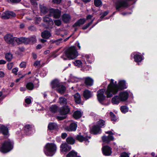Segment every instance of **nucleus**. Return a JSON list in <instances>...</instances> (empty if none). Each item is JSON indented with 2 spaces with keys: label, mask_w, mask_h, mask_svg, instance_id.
I'll return each instance as SVG.
<instances>
[{
  "label": "nucleus",
  "mask_w": 157,
  "mask_h": 157,
  "mask_svg": "<svg viewBox=\"0 0 157 157\" xmlns=\"http://www.w3.org/2000/svg\"><path fill=\"white\" fill-rule=\"evenodd\" d=\"M65 55H63L61 56L64 60H66L68 58L69 59H73L76 58L78 55V52L76 48L74 46H72L66 49L65 52Z\"/></svg>",
  "instance_id": "obj_1"
},
{
  "label": "nucleus",
  "mask_w": 157,
  "mask_h": 157,
  "mask_svg": "<svg viewBox=\"0 0 157 157\" xmlns=\"http://www.w3.org/2000/svg\"><path fill=\"white\" fill-rule=\"evenodd\" d=\"M118 86L117 85V82H115L114 83V80L111 79L105 94L107 98L111 97L118 92Z\"/></svg>",
  "instance_id": "obj_2"
},
{
  "label": "nucleus",
  "mask_w": 157,
  "mask_h": 157,
  "mask_svg": "<svg viewBox=\"0 0 157 157\" xmlns=\"http://www.w3.org/2000/svg\"><path fill=\"white\" fill-rule=\"evenodd\" d=\"M51 86L52 88L61 94L64 93L66 90L65 86L57 79L54 80L51 82Z\"/></svg>",
  "instance_id": "obj_3"
},
{
  "label": "nucleus",
  "mask_w": 157,
  "mask_h": 157,
  "mask_svg": "<svg viewBox=\"0 0 157 157\" xmlns=\"http://www.w3.org/2000/svg\"><path fill=\"white\" fill-rule=\"evenodd\" d=\"M56 149V146L54 144L48 143L45 146L44 152L46 155L52 156L55 153Z\"/></svg>",
  "instance_id": "obj_4"
},
{
  "label": "nucleus",
  "mask_w": 157,
  "mask_h": 157,
  "mask_svg": "<svg viewBox=\"0 0 157 157\" xmlns=\"http://www.w3.org/2000/svg\"><path fill=\"white\" fill-rule=\"evenodd\" d=\"M13 143L10 140L4 142L0 147V151L2 153H6L10 151L13 148Z\"/></svg>",
  "instance_id": "obj_5"
},
{
  "label": "nucleus",
  "mask_w": 157,
  "mask_h": 157,
  "mask_svg": "<svg viewBox=\"0 0 157 157\" xmlns=\"http://www.w3.org/2000/svg\"><path fill=\"white\" fill-rule=\"evenodd\" d=\"M15 38H17L14 37L10 34L6 35L4 36V40L8 44H11L13 46L17 44V41Z\"/></svg>",
  "instance_id": "obj_6"
},
{
  "label": "nucleus",
  "mask_w": 157,
  "mask_h": 157,
  "mask_svg": "<svg viewBox=\"0 0 157 157\" xmlns=\"http://www.w3.org/2000/svg\"><path fill=\"white\" fill-rule=\"evenodd\" d=\"M49 16H52L55 18H59L61 15V11L58 9H51L49 10Z\"/></svg>",
  "instance_id": "obj_7"
},
{
  "label": "nucleus",
  "mask_w": 157,
  "mask_h": 157,
  "mask_svg": "<svg viewBox=\"0 0 157 157\" xmlns=\"http://www.w3.org/2000/svg\"><path fill=\"white\" fill-rule=\"evenodd\" d=\"M16 16L15 14L12 12L6 11L3 13L1 15V17L3 19H7L11 17H14Z\"/></svg>",
  "instance_id": "obj_8"
},
{
  "label": "nucleus",
  "mask_w": 157,
  "mask_h": 157,
  "mask_svg": "<svg viewBox=\"0 0 157 157\" xmlns=\"http://www.w3.org/2000/svg\"><path fill=\"white\" fill-rule=\"evenodd\" d=\"M90 138V136H88L86 135H84L83 136L78 135L76 137V139L78 141L81 142L84 141L86 144L88 143L89 142L88 140Z\"/></svg>",
  "instance_id": "obj_9"
},
{
  "label": "nucleus",
  "mask_w": 157,
  "mask_h": 157,
  "mask_svg": "<svg viewBox=\"0 0 157 157\" xmlns=\"http://www.w3.org/2000/svg\"><path fill=\"white\" fill-rule=\"evenodd\" d=\"M128 5L127 2L125 0H119L116 5L117 10H119V9L122 7H126Z\"/></svg>",
  "instance_id": "obj_10"
},
{
  "label": "nucleus",
  "mask_w": 157,
  "mask_h": 157,
  "mask_svg": "<svg viewBox=\"0 0 157 157\" xmlns=\"http://www.w3.org/2000/svg\"><path fill=\"white\" fill-rule=\"evenodd\" d=\"M17 40V44H20L22 43H24L25 44H30V39L29 38H25V37H21L20 38H15Z\"/></svg>",
  "instance_id": "obj_11"
},
{
  "label": "nucleus",
  "mask_w": 157,
  "mask_h": 157,
  "mask_svg": "<svg viewBox=\"0 0 157 157\" xmlns=\"http://www.w3.org/2000/svg\"><path fill=\"white\" fill-rule=\"evenodd\" d=\"M105 90L103 89H101L98 92L97 94L98 98L100 102H101L105 98V96L104 95Z\"/></svg>",
  "instance_id": "obj_12"
},
{
  "label": "nucleus",
  "mask_w": 157,
  "mask_h": 157,
  "mask_svg": "<svg viewBox=\"0 0 157 157\" xmlns=\"http://www.w3.org/2000/svg\"><path fill=\"white\" fill-rule=\"evenodd\" d=\"M128 94L126 91L121 92L119 94V96L122 101H126L128 98Z\"/></svg>",
  "instance_id": "obj_13"
},
{
  "label": "nucleus",
  "mask_w": 157,
  "mask_h": 157,
  "mask_svg": "<svg viewBox=\"0 0 157 157\" xmlns=\"http://www.w3.org/2000/svg\"><path fill=\"white\" fill-rule=\"evenodd\" d=\"M102 152L105 155H109L112 153L111 149L108 146L103 147Z\"/></svg>",
  "instance_id": "obj_14"
},
{
  "label": "nucleus",
  "mask_w": 157,
  "mask_h": 157,
  "mask_svg": "<svg viewBox=\"0 0 157 157\" xmlns=\"http://www.w3.org/2000/svg\"><path fill=\"white\" fill-rule=\"evenodd\" d=\"M71 149V146L66 143L62 144L60 146V150L62 152H66L70 151Z\"/></svg>",
  "instance_id": "obj_15"
},
{
  "label": "nucleus",
  "mask_w": 157,
  "mask_h": 157,
  "mask_svg": "<svg viewBox=\"0 0 157 157\" xmlns=\"http://www.w3.org/2000/svg\"><path fill=\"white\" fill-rule=\"evenodd\" d=\"M90 132L92 133L96 134L100 133L101 132V130L98 125H94L91 129Z\"/></svg>",
  "instance_id": "obj_16"
},
{
  "label": "nucleus",
  "mask_w": 157,
  "mask_h": 157,
  "mask_svg": "<svg viewBox=\"0 0 157 157\" xmlns=\"http://www.w3.org/2000/svg\"><path fill=\"white\" fill-rule=\"evenodd\" d=\"M102 141L106 143H109L111 141L114 140V137L110 135H109L108 136H103L102 137Z\"/></svg>",
  "instance_id": "obj_17"
},
{
  "label": "nucleus",
  "mask_w": 157,
  "mask_h": 157,
  "mask_svg": "<svg viewBox=\"0 0 157 157\" xmlns=\"http://www.w3.org/2000/svg\"><path fill=\"white\" fill-rule=\"evenodd\" d=\"M85 84L88 86H91L93 84V80L89 77H87L84 78Z\"/></svg>",
  "instance_id": "obj_18"
},
{
  "label": "nucleus",
  "mask_w": 157,
  "mask_h": 157,
  "mask_svg": "<svg viewBox=\"0 0 157 157\" xmlns=\"http://www.w3.org/2000/svg\"><path fill=\"white\" fill-rule=\"evenodd\" d=\"M43 21L48 25L49 26H51L53 24V22L52 19L47 16L43 17Z\"/></svg>",
  "instance_id": "obj_19"
},
{
  "label": "nucleus",
  "mask_w": 157,
  "mask_h": 157,
  "mask_svg": "<svg viewBox=\"0 0 157 157\" xmlns=\"http://www.w3.org/2000/svg\"><path fill=\"white\" fill-rule=\"evenodd\" d=\"M118 91L119 89H125L127 88L125 82L124 80H121L119 81L118 83Z\"/></svg>",
  "instance_id": "obj_20"
},
{
  "label": "nucleus",
  "mask_w": 157,
  "mask_h": 157,
  "mask_svg": "<svg viewBox=\"0 0 157 157\" xmlns=\"http://www.w3.org/2000/svg\"><path fill=\"white\" fill-rule=\"evenodd\" d=\"M121 101H122L119 96H115L112 99V102L114 104H118Z\"/></svg>",
  "instance_id": "obj_21"
},
{
  "label": "nucleus",
  "mask_w": 157,
  "mask_h": 157,
  "mask_svg": "<svg viewBox=\"0 0 157 157\" xmlns=\"http://www.w3.org/2000/svg\"><path fill=\"white\" fill-rule=\"evenodd\" d=\"M86 22V19L84 18L80 19L75 22L73 25V27L80 26L84 24Z\"/></svg>",
  "instance_id": "obj_22"
},
{
  "label": "nucleus",
  "mask_w": 157,
  "mask_h": 157,
  "mask_svg": "<svg viewBox=\"0 0 157 157\" xmlns=\"http://www.w3.org/2000/svg\"><path fill=\"white\" fill-rule=\"evenodd\" d=\"M70 111V109L67 106H64L62 109L60 111V113L62 115H66L69 113Z\"/></svg>",
  "instance_id": "obj_23"
},
{
  "label": "nucleus",
  "mask_w": 157,
  "mask_h": 157,
  "mask_svg": "<svg viewBox=\"0 0 157 157\" xmlns=\"http://www.w3.org/2000/svg\"><path fill=\"white\" fill-rule=\"evenodd\" d=\"M62 20L65 22H68L71 19V16L68 14L65 13L63 14L62 16Z\"/></svg>",
  "instance_id": "obj_24"
},
{
  "label": "nucleus",
  "mask_w": 157,
  "mask_h": 157,
  "mask_svg": "<svg viewBox=\"0 0 157 157\" xmlns=\"http://www.w3.org/2000/svg\"><path fill=\"white\" fill-rule=\"evenodd\" d=\"M0 130L4 135H7L8 133V128L2 125L0 127Z\"/></svg>",
  "instance_id": "obj_25"
},
{
  "label": "nucleus",
  "mask_w": 157,
  "mask_h": 157,
  "mask_svg": "<svg viewBox=\"0 0 157 157\" xmlns=\"http://www.w3.org/2000/svg\"><path fill=\"white\" fill-rule=\"evenodd\" d=\"M92 94L88 90H86L83 92V96L85 98L87 99L90 98Z\"/></svg>",
  "instance_id": "obj_26"
},
{
  "label": "nucleus",
  "mask_w": 157,
  "mask_h": 157,
  "mask_svg": "<svg viewBox=\"0 0 157 157\" xmlns=\"http://www.w3.org/2000/svg\"><path fill=\"white\" fill-rule=\"evenodd\" d=\"M51 36L50 33L48 31H45L41 33L42 37L44 38L48 39Z\"/></svg>",
  "instance_id": "obj_27"
},
{
  "label": "nucleus",
  "mask_w": 157,
  "mask_h": 157,
  "mask_svg": "<svg viewBox=\"0 0 157 157\" xmlns=\"http://www.w3.org/2000/svg\"><path fill=\"white\" fill-rule=\"evenodd\" d=\"M77 127V124L76 123H72L70 124L68 130L69 131H75L76 130Z\"/></svg>",
  "instance_id": "obj_28"
},
{
  "label": "nucleus",
  "mask_w": 157,
  "mask_h": 157,
  "mask_svg": "<svg viewBox=\"0 0 157 157\" xmlns=\"http://www.w3.org/2000/svg\"><path fill=\"white\" fill-rule=\"evenodd\" d=\"M59 102L61 105H65L67 103V100L65 98L60 97L59 98Z\"/></svg>",
  "instance_id": "obj_29"
},
{
  "label": "nucleus",
  "mask_w": 157,
  "mask_h": 157,
  "mask_svg": "<svg viewBox=\"0 0 157 157\" xmlns=\"http://www.w3.org/2000/svg\"><path fill=\"white\" fill-rule=\"evenodd\" d=\"M48 128L50 130H53L57 128V125L55 123H51L48 124Z\"/></svg>",
  "instance_id": "obj_30"
},
{
  "label": "nucleus",
  "mask_w": 157,
  "mask_h": 157,
  "mask_svg": "<svg viewBox=\"0 0 157 157\" xmlns=\"http://www.w3.org/2000/svg\"><path fill=\"white\" fill-rule=\"evenodd\" d=\"M82 115V114L81 112L79 111H76L74 113L73 116L75 118L78 119L81 117Z\"/></svg>",
  "instance_id": "obj_31"
},
{
  "label": "nucleus",
  "mask_w": 157,
  "mask_h": 157,
  "mask_svg": "<svg viewBox=\"0 0 157 157\" xmlns=\"http://www.w3.org/2000/svg\"><path fill=\"white\" fill-rule=\"evenodd\" d=\"M74 98L75 102L78 104L80 103L81 101L80 96L79 94L77 93L74 95Z\"/></svg>",
  "instance_id": "obj_32"
},
{
  "label": "nucleus",
  "mask_w": 157,
  "mask_h": 157,
  "mask_svg": "<svg viewBox=\"0 0 157 157\" xmlns=\"http://www.w3.org/2000/svg\"><path fill=\"white\" fill-rule=\"evenodd\" d=\"M134 58L135 61L137 63L141 62L143 59L141 56L138 54L135 55L134 56Z\"/></svg>",
  "instance_id": "obj_33"
},
{
  "label": "nucleus",
  "mask_w": 157,
  "mask_h": 157,
  "mask_svg": "<svg viewBox=\"0 0 157 157\" xmlns=\"http://www.w3.org/2000/svg\"><path fill=\"white\" fill-rule=\"evenodd\" d=\"M26 87L27 89L32 90L34 88V85L31 82H29L26 84Z\"/></svg>",
  "instance_id": "obj_34"
},
{
  "label": "nucleus",
  "mask_w": 157,
  "mask_h": 157,
  "mask_svg": "<svg viewBox=\"0 0 157 157\" xmlns=\"http://www.w3.org/2000/svg\"><path fill=\"white\" fill-rule=\"evenodd\" d=\"M62 40L63 39L62 38L56 40H52L50 41V43L52 44L55 43L56 45H59L62 43Z\"/></svg>",
  "instance_id": "obj_35"
},
{
  "label": "nucleus",
  "mask_w": 157,
  "mask_h": 157,
  "mask_svg": "<svg viewBox=\"0 0 157 157\" xmlns=\"http://www.w3.org/2000/svg\"><path fill=\"white\" fill-rule=\"evenodd\" d=\"M5 58L8 61H10L13 58V55L10 53H7L5 55Z\"/></svg>",
  "instance_id": "obj_36"
},
{
  "label": "nucleus",
  "mask_w": 157,
  "mask_h": 157,
  "mask_svg": "<svg viewBox=\"0 0 157 157\" xmlns=\"http://www.w3.org/2000/svg\"><path fill=\"white\" fill-rule=\"evenodd\" d=\"M77 154V153L72 151L70 152L67 155V157H75Z\"/></svg>",
  "instance_id": "obj_37"
},
{
  "label": "nucleus",
  "mask_w": 157,
  "mask_h": 157,
  "mask_svg": "<svg viewBox=\"0 0 157 157\" xmlns=\"http://www.w3.org/2000/svg\"><path fill=\"white\" fill-rule=\"evenodd\" d=\"M67 142L70 144H73L75 142V140L72 137H69L67 139Z\"/></svg>",
  "instance_id": "obj_38"
},
{
  "label": "nucleus",
  "mask_w": 157,
  "mask_h": 157,
  "mask_svg": "<svg viewBox=\"0 0 157 157\" xmlns=\"http://www.w3.org/2000/svg\"><path fill=\"white\" fill-rule=\"evenodd\" d=\"M94 4L97 7H99L102 5V2L100 0H94Z\"/></svg>",
  "instance_id": "obj_39"
},
{
  "label": "nucleus",
  "mask_w": 157,
  "mask_h": 157,
  "mask_svg": "<svg viewBox=\"0 0 157 157\" xmlns=\"http://www.w3.org/2000/svg\"><path fill=\"white\" fill-rule=\"evenodd\" d=\"M105 124V122L103 120H99L97 122V125L99 127H102V126H104Z\"/></svg>",
  "instance_id": "obj_40"
},
{
  "label": "nucleus",
  "mask_w": 157,
  "mask_h": 157,
  "mask_svg": "<svg viewBox=\"0 0 157 157\" xmlns=\"http://www.w3.org/2000/svg\"><path fill=\"white\" fill-rule=\"evenodd\" d=\"M121 109L122 113H125L128 111V108L126 106H123L121 107Z\"/></svg>",
  "instance_id": "obj_41"
},
{
  "label": "nucleus",
  "mask_w": 157,
  "mask_h": 157,
  "mask_svg": "<svg viewBox=\"0 0 157 157\" xmlns=\"http://www.w3.org/2000/svg\"><path fill=\"white\" fill-rule=\"evenodd\" d=\"M40 9L41 12L44 14H46L48 12V10L45 7L40 6Z\"/></svg>",
  "instance_id": "obj_42"
},
{
  "label": "nucleus",
  "mask_w": 157,
  "mask_h": 157,
  "mask_svg": "<svg viewBox=\"0 0 157 157\" xmlns=\"http://www.w3.org/2000/svg\"><path fill=\"white\" fill-rule=\"evenodd\" d=\"M50 110L52 112H56L57 110V107L56 105H53L51 107Z\"/></svg>",
  "instance_id": "obj_43"
},
{
  "label": "nucleus",
  "mask_w": 157,
  "mask_h": 157,
  "mask_svg": "<svg viewBox=\"0 0 157 157\" xmlns=\"http://www.w3.org/2000/svg\"><path fill=\"white\" fill-rule=\"evenodd\" d=\"M110 115L111 118V120L113 121H115L117 120L116 117L115 115L112 112L110 113Z\"/></svg>",
  "instance_id": "obj_44"
},
{
  "label": "nucleus",
  "mask_w": 157,
  "mask_h": 157,
  "mask_svg": "<svg viewBox=\"0 0 157 157\" xmlns=\"http://www.w3.org/2000/svg\"><path fill=\"white\" fill-rule=\"evenodd\" d=\"M74 63L75 66L78 67H80L82 66V63L80 60H77L74 62Z\"/></svg>",
  "instance_id": "obj_45"
},
{
  "label": "nucleus",
  "mask_w": 157,
  "mask_h": 157,
  "mask_svg": "<svg viewBox=\"0 0 157 157\" xmlns=\"http://www.w3.org/2000/svg\"><path fill=\"white\" fill-rule=\"evenodd\" d=\"M94 20V18L91 21L89 22V23L86 25L85 26L82 27V29L83 30L86 29L93 23Z\"/></svg>",
  "instance_id": "obj_46"
},
{
  "label": "nucleus",
  "mask_w": 157,
  "mask_h": 157,
  "mask_svg": "<svg viewBox=\"0 0 157 157\" xmlns=\"http://www.w3.org/2000/svg\"><path fill=\"white\" fill-rule=\"evenodd\" d=\"M31 125L29 124L26 125L24 127V129L25 130L28 131L30 130L32 128Z\"/></svg>",
  "instance_id": "obj_47"
},
{
  "label": "nucleus",
  "mask_w": 157,
  "mask_h": 157,
  "mask_svg": "<svg viewBox=\"0 0 157 157\" xmlns=\"http://www.w3.org/2000/svg\"><path fill=\"white\" fill-rule=\"evenodd\" d=\"M30 39V44H33L36 41V39L35 36H32L29 38Z\"/></svg>",
  "instance_id": "obj_48"
},
{
  "label": "nucleus",
  "mask_w": 157,
  "mask_h": 157,
  "mask_svg": "<svg viewBox=\"0 0 157 157\" xmlns=\"http://www.w3.org/2000/svg\"><path fill=\"white\" fill-rule=\"evenodd\" d=\"M25 101V102L27 104H25L26 106H27L28 105L30 104L31 102V99L29 98H26Z\"/></svg>",
  "instance_id": "obj_49"
},
{
  "label": "nucleus",
  "mask_w": 157,
  "mask_h": 157,
  "mask_svg": "<svg viewBox=\"0 0 157 157\" xmlns=\"http://www.w3.org/2000/svg\"><path fill=\"white\" fill-rule=\"evenodd\" d=\"M40 61H36L34 62L33 65L35 67H39L40 65Z\"/></svg>",
  "instance_id": "obj_50"
},
{
  "label": "nucleus",
  "mask_w": 157,
  "mask_h": 157,
  "mask_svg": "<svg viewBox=\"0 0 157 157\" xmlns=\"http://www.w3.org/2000/svg\"><path fill=\"white\" fill-rule=\"evenodd\" d=\"M54 23L56 25L59 26L61 24V21L59 20H56L54 21Z\"/></svg>",
  "instance_id": "obj_51"
},
{
  "label": "nucleus",
  "mask_w": 157,
  "mask_h": 157,
  "mask_svg": "<svg viewBox=\"0 0 157 157\" xmlns=\"http://www.w3.org/2000/svg\"><path fill=\"white\" fill-rule=\"evenodd\" d=\"M18 71V68H15L13 69L12 70L13 73L15 75H17V72Z\"/></svg>",
  "instance_id": "obj_52"
},
{
  "label": "nucleus",
  "mask_w": 157,
  "mask_h": 157,
  "mask_svg": "<svg viewBox=\"0 0 157 157\" xmlns=\"http://www.w3.org/2000/svg\"><path fill=\"white\" fill-rule=\"evenodd\" d=\"M121 157H129L128 155L126 152H123L121 154Z\"/></svg>",
  "instance_id": "obj_53"
},
{
  "label": "nucleus",
  "mask_w": 157,
  "mask_h": 157,
  "mask_svg": "<svg viewBox=\"0 0 157 157\" xmlns=\"http://www.w3.org/2000/svg\"><path fill=\"white\" fill-rule=\"evenodd\" d=\"M8 68L9 70H11L13 67V63H9L7 65Z\"/></svg>",
  "instance_id": "obj_54"
},
{
  "label": "nucleus",
  "mask_w": 157,
  "mask_h": 157,
  "mask_svg": "<svg viewBox=\"0 0 157 157\" xmlns=\"http://www.w3.org/2000/svg\"><path fill=\"white\" fill-rule=\"evenodd\" d=\"M26 66V62H23L22 63H21L20 65V67L21 68L25 67Z\"/></svg>",
  "instance_id": "obj_55"
},
{
  "label": "nucleus",
  "mask_w": 157,
  "mask_h": 157,
  "mask_svg": "<svg viewBox=\"0 0 157 157\" xmlns=\"http://www.w3.org/2000/svg\"><path fill=\"white\" fill-rule=\"evenodd\" d=\"M113 131V130H111V131L105 132V133L106 134H109V135L112 136L114 134V133L112 132Z\"/></svg>",
  "instance_id": "obj_56"
},
{
  "label": "nucleus",
  "mask_w": 157,
  "mask_h": 157,
  "mask_svg": "<svg viewBox=\"0 0 157 157\" xmlns=\"http://www.w3.org/2000/svg\"><path fill=\"white\" fill-rule=\"evenodd\" d=\"M62 0H52V2L54 3L59 4L60 3Z\"/></svg>",
  "instance_id": "obj_57"
},
{
  "label": "nucleus",
  "mask_w": 157,
  "mask_h": 157,
  "mask_svg": "<svg viewBox=\"0 0 157 157\" xmlns=\"http://www.w3.org/2000/svg\"><path fill=\"white\" fill-rule=\"evenodd\" d=\"M10 1L14 3H17L19 2H20L21 1V0H10Z\"/></svg>",
  "instance_id": "obj_58"
},
{
  "label": "nucleus",
  "mask_w": 157,
  "mask_h": 157,
  "mask_svg": "<svg viewBox=\"0 0 157 157\" xmlns=\"http://www.w3.org/2000/svg\"><path fill=\"white\" fill-rule=\"evenodd\" d=\"M67 136V134L66 133H63L62 134L61 137L63 139H65Z\"/></svg>",
  "instance_id": "obj_59"
},
{
  "label": "nucleus",
  "mask_w": 157,
  "mask_h": 157,
  "mask_svg": "<svg viewBox=\"0 0 157 157\" xmlns=\"http://www.w3.org/2000/svg\"><path fill=\"white\" fill-rule=\"evenodd\" d=\"M5 74L3 72L0 71V77L2 78L4 76Z\"/></svg>",
  "instance_id": "obj_60"
},
{
  "label": "nucleus",
  "mask_w": 157,
  "mask_h": 157,
  "mask_svg": "<svg viewBox=\"0 0 157 157\" xmlns=\"http://www.w3.org/2000/svg\"><path fill=\"white\" fill-rule=\"evenodd\" d=\"M6 63V61L3 60H0V64H4Z\"/></svg>",
  "instance_id": "obj_61"
},
{
  "label": "nucleus",
  "mask_w": 157,
  "mask_h": 157,
  "mask_svg": "<svg viewBox=\"0 0 157 157\" xmlns=\"http://www.w3.org/2000/svg\"><path fill=\"white\" fill-rule=\"evenodd\" d=\"M93 17V15H89L87 16L86 17V19L87 20L90 19Z\"/></svg>",
  "instance_id": "obj_62"
},
{
  "label": "nucleus",
  "mask_w": 157,
  "mask_h": 157,
  "mask_svg": "<svg viewBox=\"0 0 157 157\" xmlns=\"http://www.w3.org/2000/svg\"><path fill=\"white\" fill-rule=\"evenodd\" d=\"M24 75H22V76H21V77H20L19 78H18V79H17L16 80V82H18L22 78H23V77H24Z\"/></svg>",
  "instance_id": "obj_63"
},
{
  "label": "nucleus",
  "mask_w": 157,
  "mask_h": 157,
  "mask_svg": "<svg viewBox=\"0 0 157 157\" xmlns=\"http://www.w3.org/2000/svg\"><path fill=\"white\" fill-rule=\"evenodd\" d=\"M26 90V88L24 87H21L20 88V90L21 91H25Z\"/></svg>",
  "instance_id": "obj_64"
}]
</instances>
